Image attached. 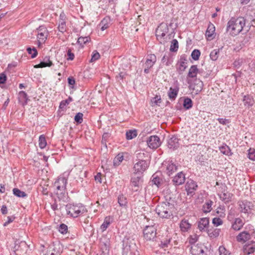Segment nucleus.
I'll list each match as a JSON object with an SVG mask.
<instances>
[{
  "label": "nucleus",
  "mask_w": 255,
  "mask_h": 255,
  "mask_svg": "<svg viewBox=\"0 0 255 255\" xmlns=\"http://www.w3.org/2000/svg\"><path fill=\"white\" fill-rule=\"evenodd\" d=\"M137 136V131L136 130H129L127 131L126 138L127 139H131Z\"/></svg>",
  "instance_id": "e433bc0d"
},
{
  "label": "nucleus",
  "mask_w": 255,
  "mask_h": 255,
  "mask_svg": "<svg viewBox=\"0 0 255 255\" xmlns=\"http://www.w3.org/2000/svg\"><path fill=\"white\" fill-rule=\"evenodd\" d=\"M215 27L214 25L211 22L209 23L207 29L206 31V36L208 39H212L213 35L215 34Z\"/></svg>",
  "instance_id": "4be33fe9"
},
{
  "label": "nucleus",
  "mask_w": 255,
  "mask_h": 255,
  "mask_svg": "<svg viewBox=\"0 0 255 255\" xmlns=\"http://www.w3.org/2000/svg\"><path fill=\"white\" fill-rule=\"evenodd\" d=\"M219 56V49H214L211 51L210 54V57L213 61L217 60Z\"/></svg>",
  "instance_id": "a19ab883"
},
{
  "label": "nucleus",
  "mask_w": 255,
  "mask_h": 255,
  "mask_svg": "<svg viewBox=\"0 0 255 255\" xmlns=\"http://www.w3.org/2000/svg\"><path fill=\"white\" fill-rule=\"evenodd\" d=\"M73 99L71 97H69L67 99L65 100H63L61 102L60 104V105H59V108L60 109H64L65 108V107L68 105V104H69V103L70 102H71L72 101Z\"/></svg>",
  "instance_id": "8fccbe9b"
},
{
  "label": "nucleus",
  "mask_w": 255,
  "mask_h": 255,
  "mask_svg": "<svg viewBox=\"0 0 255 255\" xmlns=\"http://www.w3.org/2000/svg\"><path fill=\"white\" fill-rule=\"evenodd\" d=\"M148 146L151 149H156L161 144L160 138L157 135H151L146 140Z\"/></svg>",
  "instance_id": "9d476101"
},
{
  "label": "nucleus",
  "mask_w": 255,
  "mask_h": 255,
  "mask_svg": "<svg viewBox=\"0 0 255 255\" xmlns=\"http://www.w3.org/2000/svg\"><path fill=\"white\" fill-rule=\"evenodd\" d=\"M220 255H232L231 252L228 251L224 246H220L219 248Z\"/></svg>",
  "instance_id": "3c124183"
},
{
  "label": "nucleus",
  "mask_w": 255,
  "mask_h": 255,
  "mask_svg": "<svg viewBox=\"0 0 255 255\" xmlns=\"http://www.w3.org/2000/svg\"><path fill=\"white\" fill-rule=\"evenodd\" d=\"M191 253L193 255H203L204 250L201 246L194 245L191 247Z\"/></svg>",
  "instance_id": "5701e85b"
},
{
  "label": "nucleus",
  "mask_w": 255,
  "mask_h": 255,
  "mask_svg": "<svg viewBox=\"0 0 255 255\" xmlns=\"http://www.w3.org/2000/svg\"><path fill=\"white\" fill-rule=\"evenodd\" d=\"M198 69L196 65H192L189 69L188 74V77L190 78H195L196 77Z\"/></svg>",
  "instance_id": "72a5a7b5"
},
{
  "label": "nucleus",
  "mask_w": 255,
  "mask_h": 255,
  "mask_svg": "<svg viewBox=\"0 0 255 255\" xmlns=\"http://www.w3.org/2000/svg\"><path fill=\"white\" fill-rule=\"evenodd\" d=\"M161 98L160 96L156 95L151 100V106L154 107L155 106H159L161 103Z\"/></svg>",
  "instance_id": "4c0bfd02"
},
{
  "label": "nucleus",
  "mask_w": 255,
  "mask_h": 255,
  "mask_svg": "<svg viewBox=\"0 0 255 255\" xmlns=\"http://www.w3.org/2000/svg\"><path fill=\"white\" fill-rule=\"evenodd\" d=\"M220 198L224 201L225 202H229L231 201L232 194L228 192H225V191L219 194Z\"/></svg>",
  "instance_id": "c756f323"
},
{
  "label": "nucleus",
  "mask_w": 255,
  "mask_h": 255,
  "mask_svg": "<svg viewBox=\"0 0 255 255\" xmlns=\"http://www.w3.org/2000/svg\"><path fill=\"white\" fill-rule=\"evenodd\" d=\"M27 51L28 54L31 55V57L32 58H35L37 55V51L35 48H33L32 49L30 47L27 48Z\"/></svg>",
  "instance_id": "6e6d98bb"
},
{
  "label": "nucleus",
  "mask_w": 255,
  "mask_h": 255,
  "mask_svg": "<svg viewBox=\"0 0 255 255\" xmlns=\"http://www.w3.org/2000/svg\"><path fill=\"white\" fill-rule=\"evenodd\" d=\"M246 24V20L243 17L237 18L232 17L228 22L227 30L230 35L235 36L238 35L242 30Z\"/></svg>",
  "instance_id": "f257e3e1"
},
{
  "label": "nucleus",
  "mask_w": 255,
  "mask_h": 255,
  "mask_svg": "<svg viewBox=\"0 0 255 255\" xmlns=\"http://www.w3.org/2000/svg\"><path fill=\"white\" fill-rule=\"evenodd\" d=\"M111 25V19L110 17L106 16L104 18L98 25L97 28L101 31H104Z\"/></svg>",
  "instance_id": "4468645a"
},
{
  "label": "nucleus",
  "mask_w": 255,
  "mask_h": 255,
  "mask_svg": "<svg viewBox=\"0 0 255 255\" xmlns=\"http://www.w3.org/2000/svg\"><path fill=\"white\" fill-rule=\"evenodd\" d=\"M47 142L44 135H40L39 137V146L40 148L43 149L46 147Z\"/></svg>",
  "instance_id": "58836bf2"
},
{
  "label": "nucleus",
  "mask_w": 255,
  "mask_h": 255,
  "mask_svg": "<svg viewBox=\"0 0 255 255\" xmlns=\"http://www.w3.org/2000/svg\"><path fill=\"white\" fill-rule=\"evenodd\" d=\"M213 202L210 200H206V202L203 205L202 210L204 213H207L210 212L212 209V205Z\"/></svg>",
  "instance_id": "7c9ffc66"
},
{
  "label": "nucleus",
  "mask_w": 255,
  "mask_h": 255,
  "mask_svg": "<svg viewBox=\"0 0 255 255\" xmlns=\"http://www.w3.org/2000/svg\"><path fill=\"white\" fill-rule=\"evenodd\" d=\"M243 59H238L236 60L233 63V65L234 67L239 68L240 67L242 64L243 63Z\"/></svg>",
  "instance_id": "e2e57ef3"
},
{
  "label": "nucleus",
  "mask_w": 255,
  "mask_h": 255,
  "mask_svg": "<svg viewBox=\"0 0 255 255\" xmlns=\"http://www.w3.org/2000/svg\"><path fill=\"white\" fill-rule=\"evenodd\" d=\"M192 101L190 98H186L184 99L183 107L185 109L187 110L190 109L192 108Z\"/></svg>",
  "instance_id": "37998d69"
},
{
  "label": "nucleus",
  "mask_w": 255,
  "mask_h": 255,
  "mask_svg": "<svg viewBox=\"0 0 255 255\" xmlns=\"http://www.w3.org/2000/svg\"><path fill=\"white\" fill-rule=\"evenodd\" d=\"M37 39L39 46L41 44L45 43L49 35L47 28L44 25L39 26L36 29Z\"/></svg>",
  "instance_id": "423d86ee"
},
{
  "label": "nucleus",
  "mask_w": 255,
  "mask_h": 255,
  "mask_svg": "<svg viewBox=\"0 0 255 255\" xmlns=\"http://www.w3.org/2000/svg\"><path fill=\"white\" fill-rule=\"evenodd\" d=\"M100 58V54L97 50L93 51L91 55V58L90 60V62H94Z\"/></svg>",
  "instance_id": "de8ad7c7"
},
{
  "label": "nucleus",
  "mask_w": 255,
  "mask_h": 255,
  "mask_svg": "<svg viewBox=\"0 0 255 255\" xmlns=\"http://www.w3.org/2000/svg\"><path fill=\"white\" fill-rule=\"evenodd\" d=\"M66 211L69 217L77 218L83 214L86 211V209L81 204H69L66 206Z\"/></svg>",
  "instance_id": "20e7f679"
},
{
  "label": "nucleus",
  "mask_w": 255,
  "mask_h": 255,
  "mask_svg": "<svg viewBox=\"0 0 255 255\" xmlns=\"http://www.w3.org/2000/svg\"><path fill=\"white\" fill-rule=\"evenodd\" d=\"M152 183L153 184H155L157 187L159 186V185L161 183V180L159 177H158L155 174H153L152 176Z\"/></svg>",
  "instance_id": "864d4df0"
},
{
  "label": "nucleus",
  "mask_w": 255,
  "mask_h": 255,
  "mask_svg": "<svg viewBox=\"0 0 255 255\" xmlns=\"http://www.w3.org/2000/svg\"><path fill=\"white\" fill-rule=\"evenodd\" d=\"M75 55L74 53L71 52V49H68L67 51V60H73L74 59Z\"/></svg>",
  "instance_id": "680f3d73"
},
{
  "label": "nucleus",
  "mask_w": 255,
  "mask_h": 255,
  "mask_svg": "<svg viewBox=\"0 0 255 255\" xmlns=\"http://www.w3.org/2000/svg\"><path fill=\"white\" fill-rule=\"evenodd\" d=\"M171 237L170 236H167L165 240L161 241L160 246L162 248H166L168 245L170 244L171 241Z\"/></svg>",
  "instance_id": "49530a36"
},
{
  "label": "nucleus",
  "mask_w": 255,
  "mask_h": 255,
  "mask_svg": "<svg viewBox=\"0 0 255 255\" xmlns=\"http://www.w3.org/2000/svg\"><path fill=\"white\" fill-rule=\"evenodd\" d=\"M198 186L196 183L192 180H188L185 185V189L188 195L193 196L197 190Z\"/></svg>",
  "instance_id": "9b49d317"
},
{
  "label": "nucleus",
  "mask_w": 255,
  "mask_h": 255,
  "mask_svg": "<svg viewBox=\"0 0 255 255\" xmlns=\"http://www.w3.org/2000/svg\"><path fill=\"white\" fill-rule=\"evenodd\" d=\"M118 203L119 205L122 207H125L127 205V198L123 195H120L118 197Z\"/></svg>",
  "instance_id": "a18cd8bd"
},
{
  "label": "nucleus",
  "mask_w": 255,
  "mask_h": 255,
  "mask_svg": "<svg viewBox=\"0 0 255 255\" xmlns=\"http://www.w3.org/2000/svg\"><path fill=\"white\" fill-rule=\"evenodd\" d=\"M243 102L245 107L250 108L254 105L255 101L253 97L251 95H245L243 97Z\"/></svg>",
  "instance_id": "aec40b11"
},
{
  "label": "nucleus",
  "mask_w": 255,
  "mask_h": 255,
  "mask_svg": "<svg viewBox=\"0 0 255 255\" xmlns=\"http://www.w3.org/2000/svg\"><path fill=\"white\" fill-rule=\"evenodd\" d=\"M209 220L207 218L200 219L198 223V227L200 231H204L208 227Z\"/></svg>",
  "instance_id": "412c9836"
},
{
  "label": "nucleus",
  "mask_w": 255,
  "mask_h": 255,
  "mask_svg": "<svg viewBox=\"0 0 255 255\" xmlns=\"http://www.w3.org/2000/svg\"><path fill=\"white\" fill-rule=\"evenodd\" d=\"M185 180V175L183 172L178 173L173 179L172 181L174 185H179L182 184Z\"/></svg>",
  "instance_id": "f3484780"
},
{
  "label": "nucleus",
  "mask_w": 255,
  "mask_h": 255,
  "mask_svg": "<svg viewBox=\"0 0 255 255\" xmlns=\"http://www.w3.org/2000/svg\"><path fill=\"white\" fill-rule=\"evenodd\" d=\"M124 160V156L123 153H119L116 156L114 159V165L115 166H119Z\"/></svg>",
  "instance_id": "f704fd0d"
},
{
  "label": "nucleus",
  "mask_w": 255,
  "mask_h": 255,
  "mask_svg": "<svg viewBox=\"0 0 255 255\" xmlns=\"http://www.w3.org/2000/svg\"><path fill=\"white\" fill-rule=\"evenodd\" d=\"M168 31V28L166 24L161 23L156 30V36L157 39L164 37Z\"/></svg>",
  "instance_id": "ddd939ff"
},
{
  "label": "nucleus",
  "mask_w": 255,
  "mask_h": 255,
  "mask_svg": "<svg viewBox=\"0 0 255 255\" xmlns=\"http://www.w3.org/2000/svg\"><path fill=\"white\" fill-rule=\"evenodd\" d=\"M255 251V242L251 241L244 247V252L248 255L251 254Z\"/></svg>",
  "instance_id": "dca6fc26"
},
{
  "label": "nucleus",
  "mask_w": 255,
  "mask_h": 255,
  "mask_svg": "<svg viewBox=\"0 0 255 255\" xmlns=\"http://www.w3.org/2000/svg\"><path fill=\"white\" fill-rule=\"evenodd\" d=\"M225 210L224 208L219 207L217 209L216 213L220 218H224L226 216Z\"/></svg>",
  "instance_id": "13d9d810"
},
{
  "label": "nucleus",
  "mask_w": 255,
  "mask_h": 255,
  "mask_svg": "<svg viewBox=\"0 0 255 255\" xmlns=\"http://www.w3.org/2000/svg\"><path fill=\"white\" fill-rule=\"evenodd\" d=\"M58 29V30L62 33H64V32L66 31L67 26L66 24V21H59Z\"/></svg>",
  "instance_id": "79ce46f5"
},
{
  "label": "nucleus",
  "mask_w": 255,
  "mask_h": 255,
  "mask_svg": "<svg viewBox=\"0 0 255 255\" xmlns=\"http://www.w3.org/2000/svg\"><path fill=\"white\" fill-rule=\"evenodd\" d=\"M244 224V221L241 218H236L232 225V228L236 231L240 230Z\"/></svg>",
  "instance_id": "cd10ccee"
},
{
  "label": "nucleus",
  "mask_w": 255,
  "mask_h": 255,
  "mask_svg": "<svg viewBox=\"0 0 255 255\" xmlns=\"http://www.w3.org/2000/svg\"><path fill=\"white\" fill-rule=\"evenodd\" d=\"M102 174L101 173H98L95 176V181L98 182L100 183H102Z\"/></svg>",
  "instance_id": "774afa93"
},
{
  "label": "nucleus",
  "mask_w": 255,
  "mask_h": 255,
  "mask_svg": "<svg viewBox=\"0 0 255 255\" xmlns=\"http://www.w3.org/2000/svg\"><path fill=\"white\" fill-rule=\"evenodd\" d=\"M163 167L166 168V172L169 176L177 170V166L172 161H166L163 163Z\"/></svg>",
  "instance_id": "f8f14e48"
},
{
  "label": "nucleus",
  "mask_w": 255,
  "mask_h": 255,
  "mask_svg": "<svg viewBox=\"0 0 255 255\" xmlns=\"http://www.w3.org/2000/svg\"><path fill=\"white\" fill-rule=\"evenodd\" d=\"M67 179L63 176H60L55 181L53 187L55 188L56 194L58 198H62L66 193V186Z\"/></svg>",
  "instance_id": "39448f33"
},
{
  "label": "nucleus",
  "mask_w": 255,
  "mask_h": 255,
  "mask_svg": "<svg viewBox=\"0 0 255 255\" xmlns=\"http://www.w3.org/2000/svg\"><path fill=\"white\" fill-rule=\"evenodd\" d=\"M238 205L239 211L244 213H249L254 207L251 202L246 200L239 201Z\"/></svg>",
  "instance_id": "1a4fd4ad"
},
{
  "label": "nucleus",
  "mask_w": 255,
  "mask_h": 255,
  "mask_svg": "<svg viewBox=\"0 0 255 255\" xmlns=\"http://www.w3.org/2000/svg\"><path fill=\"white\" fill-rule=\"evenodd\" d=\"M68 231L67 226L64 224H62L60 225L59 231L63 234H66Z\"/></svg>",
  "instance_id": "bf43d9fd"
},
{
  "label": "nucleus",
  "mask_w": 255,
  "mask_h": 255,
  "mask_svg": "<svg viewBox=\"0 0 255 255\" xmlns=\"http://www.w3.org/2000/svg\"><path fill=\"white\" fill-rule=\"evenodd\" d=\"M200 54H201V52H200V50H199L198 49H195L192 51V52L191 53V56H192V58L194 60H197L199 59Z\"/></svg>",
  "instance_id": "603ef678"
},
{
  "label": "nucleus",
  "mask_w": 255,
  "mask_h": 255,
  "mask_svg": "<svg viewBox=\"0 0 255 255\" xmlns=\"http://www.w3.org/2000/svg\"><path fill=\"white\" fill-rule=\"evenodd\" d=\"M90 40V37L89 36L85 37H80L77 41L78 44H79L82 46H83L84 44H86L87 43L89 42Z\"/></svg>",
  "instance_id": "c9c22d12"
},
{
  "label": "nucleus",
  "mask_w": 255,
  "mask_h": 255,
  "mask_svg": "<svg viewBox=\"0 0 255 255\" xmlns=\"http://www.w3.org/2000/svg\"><path fill=\"white\" fill-rule=\"evenodd\" d=\"M220 150L222 153L228 155H229L231 152L230 147L227 145H223L220 147Z\"/></svg>",
  "instance_id": "09e8293b"
},
{
  "label": "nucleus",
  "mask_w": 255,
  "mask_h": 255,
  "mask_svg": "<svg viewBox=\"0 0 255 255\" xmlns=\"http://www.w3.org/2000/svg\"><path fill=\"white\" fill-rule=\"evenodd\" d=\"M191 225L189 223L188 220L183 219L180 223V228L182 232H187L190 229Z\"/></svg>",
  "instance_id": "a878e982"
},
{
  "label": "nucleus",
  "mask_w": 255,
  "mask_h": 255,
  "mask_svg": "<svg viewBox=\"0 0 255 255\" xmlns=\"http://www.w3.org/2000/svg\"><path fill=\"white\" fill-rule=\"evenodd\" d=\"M68 82L69 85L72 86L71 88H73L75 83V79L73 77H70L68 78Z\"/></svg>",
  "instance_id": "338daca9"
},
{
  "label": "nucleus",
  "mask_w": 255,
  "mask_h": 255,
  "mask_svg": "<svg viewBox=\"0 0 255 255\" xmlns=\"http://www.w3.org/2000/svg\"><path fill=\"white\" fill-rule=\"evenodd\" d=\"M248 157L250 159L255 160V150L254 149L250 148L249 150Z\"/></svg>",
  "instance_id": "052dcab7"
},
{
  "label": "nucleus",
  "mask_w": 255,
  "mask_h": 255,
  "mask_svg": "<svg viewBox=\"0 0 255 255\" xmlns=\"http://www.w3.org/2000/svg\"><path fill=\"white\" fill-rule=\"evenodd\" d=\"M83 114L82 113H77L75 116V121L78 124H81L83 122Z\"/></svg>",
  "instance_id": "4d7b16f0"
},
{
  "label": "nucleus",
  "mask_w": 255,
  "mask_h": 255,
  "mask_svg": "<svg viewBox=\"0 0 255 255\" xmlns=\"http://www.w3.org/2000/svg\"><path fill=\"white\" fill-rule=\"evenodd\" d=\"M52 65V62L50 60L49 58L46 57L44 58L43 61L41 62L37 65H35L34 67L35 68H43L46 67H50Z\"/></svg>",
  "instance_id": "393cba45"
},
{
  "label": "nucleus",
  "mask_w": 255,
  "mask_h": 255,
  "mask_svg": "<svg viewBox=\"0 0 255 255\" xmlns=\"http://www.w3.org/2000/svg\"><path fill=\"white\" fill-rule=\"evenodd\" d=\"M187 60L184 56H181L178 64H177V69L180 72V73L183 72L187 67Z\"/></svg>",
  "instance_id": "6ab92c4d"
},
{
  "label": "nucleus",
  "mask_w": 255,
  "mask_h": 255,
  "mask_svg": "<svg viewBox=\"0 0 255 255\" xmlns=\"http://www.w3.org/2000/svg\"><path fill=\"white\" fill-rule=\"evenodd\" d=\"M140 178L138 176L133 177L130 180V186L131 189L133 192L138 190L140 184Z\"/></svg>",
  "instance_id": "a211bd4d"
},
{
  "label": "nucleus",
  "mask_w": 255,
  "mask_h": 255,
  "mask_svg": "<svg viewBox=\"0 0 255 255\" xmlns=\"http://www.w3.org/2000/svg\"><path fill=\"white\" fill-rule=\"evenodd\" d=\"M178 140L175 136H172L167 142L168 148L173 150L177 149L179 146Z\"/></svg>",
  "instance_id": "2eb2a0df"
},
{
  "label": "nucleus",
  "mask_w": 255,
  "mask_h": 255,
  "mask_svg": "<svg viewBox=\"0 0 255 255\" xmlns=\"http://www.w3.org/2000/svg\"><path fill=\"white\" fill-rule=\"evenodd\" d=\"M112 221V218L110 216L106 217L103 223L101 226V229L102 232L106 230Z\"/></svg>",
  "instance_id": "2f4dec72"
},
{
  "label": "nucleus",
  "mask_w": 255,
  "mask_h": 255,
  "mask_svg": "<svg viewBox=\"0 0 255 255\" xmlns=\"http://www.w3.org/2000/svg\"><path fill=\"white\" fill-rule=\"evenodd\" d=\"M175 207L173 204L169 202H162L156 207V212L161 218L170 219L173 216Z\"/></svg>",
  "instance_id": "7ed1b4c3"
},
{
  "label": "nucleus",
  "mask_w": 255,
  "mask_h": 255,
  "mask_svg": "<svg viewBox=\"0 0 255 255\" xmlns=\"http://www.w3.org/2000/svg\"><path fill=\"white\" fill-rule=\"evenodd\" d=\"M178 49V41L174 39L172 40L170 50L172 52L177 51Z\"/></svg>",
  "instance_id": "c03bdc74"
},
{
  "label": "nucleus",
  "mask_w": 255,
  "mask_h": 255,
  "mask_svg": "<svg viewBox=\"0 0 255 255\" xmlns=\"http://www.w3.org/2000/svg\"><path fill=\"white\" fill-rule=\"evenodd\" d=\"M178 90L179 88L175 87V88H172L170 87L169 91L168 92V95L169 97V98L171 100H175L176 98L178 93Z\"/></svg>",
  "instance_id": "c85d7f7f"
},
{
  "label": "nucleus",
  "mask_w": 255,
  "mask_h": 255,
  "mask_svg": "<svg viewBox=\"0 0 255 255\" xmlns=\"http://www.w3.org/2000/svg\"><path fill=\"white\" fill-rule=\"evenodd\" d=\"M7 220L3 223V225L4 227L7 226L9 224L12 222L14 221V220L15 219V217L8 216L7 217Z\"/></svg>",
  "instance_id": "0e129e2a"
},
{
  "label": "nucleus",
  "mask_w": 255,
  "mask_h": 255,
  "mask_svg": "<svg viewBox=\"0 0 255 255\" xmlns=\"http://www.w3.org/2000/svg\"><path fill=\"white\" fill-rule=\"evenodd\" d=\"M212 223L215 226L222 225L223 223L222 220L219 217L214 218L212 220Z\"/></svg>",
  "instance_id": "5fc2aeb1"
},
{
  "label": "nucleus",
  "mask_w": 255,
  "mask_h": 255,
  "mask_svg": "<svg viewBox=\"0 0 255 255\" xmlns=\"http://www.w3.org/2000/svg\"><path fill=\"white\" fill-rule=\"evenodd\" d=\"M18 99L20 103L23 106L27 104L28 96L27 94L24 91H20L18 93Z\"/></svg>",
  "instance_id": "bb28decb"
},
{
  "label": "nucleus",
  "mask_w": 255,
  "mask_h": 255,
  "mask_svg": "<svg viewBox=\"0 0 255 255\" xmlns=\"http://www.w3.org/2000/svg\"><path fill=\"white\" fill-rule=\"evenodd\" d=\"M220 230L219 229H211L208 231V235L210 238L214 239L218 237L220 233Z\"/></svg>",
  "instance_id": "473e14b6"
},
{
  "label": "nucleus",
  "mask_w": 255,
  "mask_h": 255,
  "mask_svg": "<svg viewBox=\"0 0 255 255\" xmlns=\"http://www.w3.org/2000/svg\"><path fill=\"white\" fill-rule=\"evenodd\" d=\"M137 162L133 166V172L135 173L142 174L148 167L150 160L148 159V154L147 153L140 152L136 153Z\"/></svg>",
  "instance_id": "f03ea898"
},
{
  "label": "nucleus",
  "mask_w": 255,
  "mask_h": 255,
  "mask_svg": "<svg viewBox=\"0 0 255 255\" xmlns=\"http://www.w3.org/2000/svg\"><path fill=\"white\" fill-rule=\"evenodd\" d=\"M156 56L154 54H148L146 57L145 61L143 64L144 67V72L146 74L149 73V70L156 62Z\"/></svg>",
  "instance_id": "0eeeda50"
},
{
  "label": "nucleus",
  "mask_w": 255,
  "mask_h": 255,
  "mask_svg": "<svg viewBox=\"0 0 255 255\" xmlns=\"http://www.w3.org/2000/svg\"><path fill=\"white\" fill-rule=\"evenodd\" d=\"M13 194L18 197H25L27 196V194L23 191H21L18 188L13 189Z\"/></svg>",
  "instance_id": "ea45409f"
},
{
  "label": "nucleus",
  "mask_w": 255,
  "mask_h": 255,
  "mask_svg": "<svg viewBox=\"0 0 255 255\" xmlns=\"http://www.w3.org/2000/svg\"><path fill=\"white\" fill-rule=\"evenodd\" d=\"M6 76L4 74H0V84H4L6 82Z\"/></svg>",
  "instance_id": "69168bd1"
},
{
  "label": "nucleus",
  "mask_w": 255,
  "mask_h": 255,
  "mask_svg": "<svg viewBox=\"0 0 255 255\" xmlns=\"http://www.w3.org/2000/svg\"><path fill=\"white\" fill-rule=\"evenodd\" d=\"M250 238V234L246 231L240 233L237 236V240L239 242H245Z\"/></svg>",
  "instance_id": "b1692460"
},
{
  "label": "nucleus",
  "mask_w": 255,
  "mask_h": 255,
  "mask_svg": "<svg viewBox=\"0 0 255 255\" xmlns=\"http://www.w3.org/2000/svg\"><path fill=\"white\" fill-rule=\"evenodd\" d=\"M156 235V229L154 226H147L143 230V237L147 241L155 238Z\"/></svg>",
  "instance_id": "6e6552de"
}]
</instances>
